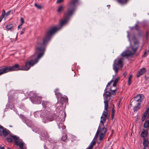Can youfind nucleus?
Segmentation results:
<instances>
[{
    "mask_svg": "<svg viewBox=\"0 0 149 149\" xmlns=\"http://www.w3.org/2000/svg\"><path fill=\"white\" fill-rule=\"evenodd\" d=\"M67 139V135L65 134H63L61 138V140L63 141H65Z\"/></svg>",
    "mask_w": 149,
    "mask_h": 149,
    "instance_id": "bb28decb",
    "label": "nucleus"
},
{
    "mask_svg": "<svg viewBox=\"0 0 149 149\" xmlns=\"http://www.w3.org/2000/svg\"><path fill=\"white\" fill-rule=\"evenodd\" d=\"M132 75H130L129 77L128 78V84L130 85L132 81H131V79L132 77Z\"/></svg>",
    "mask_w": 149,
    "mask_h": 149,
    "instance_id": "c756f323",
    "label": "nucleus"
},
{
    "mask_svg": "<svg viewBox=\"0 0 149 149\" xmlns=\"http://www.w3.org/2000/svg\"><path fill=\"white\" fill-rule=\"evenodd\" d=\"M106 117H105L102 116L101 117L100 120L101 123L100 124V126H104V123L106 119Z\"/></svg>",
    "mask_w": 149,
    "mask_h": 149,
    "instance_id": "f3484780",
    "label": "nucleus"
},
{
    "mask_svg": "<svg viewBox=\"0 0 149 149\" xmlns=\"http://www.w3.org/2000/svg\"><path fill=\"white\" fill-rule=\"evenodd\" d=\"M147 135V131L145 130H143L141 133V136L143 138H144Z\"/></svg>",
    "mask_w": 149,
    "mask_h": 149,
    "instance_id": "4be33fe9",
    "label": "nucleus"
},
{
    "mask_svg": "<svg viewBox=\"0 0 149 149\" xmlns=\"http://www.w3.org/2000/svg\"><path fill=\"white\" fill-rule=\"evenodd\" d=\"M148 115H149L148 116H149V111L148 110H147L145 113L143 115L142 118V121H144L146 118V117Z\"/></svg>",
    "mask_w": 149,
    "mask_h": 149,
    "instance_id": "aec40b11",
    "label": "nucleus"
},
{
    "mask_svg": "<svg viewBox=\"0 0 149 149\" xmlns=\"http://www.w3.org/2000/svg\"><path fill=\"white\" fill-rule=\"evenodd\" d=\"M6 140L8 141V142H10L12 141V139L10 138H6Z\"/></svg>",
    "mask_w": 149,
    "mask_h": 149,
    "instance_id": "72a5a7b5",
    "label": "nucleus"
},
{
    "mask_svg": "<svg viewBox=\"0 0 149 149\" xmlns=\"http://www.w3.org/2000/svg\"><path fill=\"white\" fill-rule=\"evenodd\" d=\"M128 0H117L118 2L122 5L126 4Z\"/></svg>",
    "mask_w": 149,
    "mask_h": 149,
    "instance_id": "412c9836",
    "label": "nucleus"
},
{
    "mask_svg": "<svg viewBox=\"0 0 149 149\" xmlns=\"http://www.w3.org/2000/svg\"><path fill=\"white\" fill-rule=\"evenodd\" d=\"M143 143L144 147L143 149H146V148L148 147L149 146V142L146 139L143 140Z\"/></svg>",
    "mask_w": 149,
    "mask_h": 149,
    "instance_id": "2eb2a0df",
    "label": "nucleus"
},
{
    "mask_svg": "<svg viewBox=\"0 0 149 149\" xmlns=\"http://www.w3.org/2000/svg\"><path fill=\"white\" fill-rule=\"evenodd\" d=\"M36 112L35 113V114H37V113H38V112Z\"/></svg>",
    "mask_w": 149,
    "mask_h": 149,
    "instance_id": "49530a36",
    "label": "nucleus"
},
{
    "mask_svg": "<svg viewBox=\"0 0 149 149\" xmlns=\"http://www.w3.org/2000/svg\"><path fill=\"white\" fill-rule=\"evenodd\" d=\"M5 12L4 10H3V11L2 12V14L0 17V22L3 19L5 15Z\"/></svg>",
    "mask_w": 149,
    "mask_h": 149,
    "instance_id": "a878e982",
    "label": "nucleus"
},
{
    "mask_svg": "<svg viewBox=\"0 0 149 149\" xmlns=\"http://www.w3.org/2000/svg\"><path fill=\"white\" fill-rule=\"evenodd\" d=\"M42 105L44 107H49L51 106L50 104L48 102L43 101L42 102Z\"/></svg>",
    "mask_w": 149,
    "mask_h": 149,
    "instance_id": "dca6fc26",
    "label": "nucleus"
},
{
    "mask_svg": "<svg viewBox=\"0 0 149 149\" xmlns=\"http://www.w3.org/2000/svg\"><path fill=\"white\" fill-rule=\"evenodd\" d=\"M106 130V129L105 127L102 126H100V125L99 128L94 139H95L99 135V133L105 134Z\"/></svg>",
    "mask_w": 149,
    "mask_h": 149,
    "instance_id": "423d86ee",
    "label": "nucleus"
},
{
    "mask_svg": "<svg viewBox=\"0 0 149 149\" xmlns=\"http://www.w3.org/2000/svg\"><path fill=\"white\" fill-rule=\"evenodd\" d=\"M55 115H52V114H51L49 113L47 116V119L46 121H44L43 122L44 123H46L47 121H51L53 120L54 119V116Z\"/></svg>",
    "mask_w": 149,
    "mask_h": 149,
    "instance_id": "9d476101",
    "label": "nucleus"
},
{
    "mask_svg": "<svg viewBox=\"0 0 149 149\" xmlns=\"http://www.w3.org/2000/svg\"><path fill=\"white\" fill-rule=\"evenodd\" d=\"M76 8H68L67 12L64 14V19H62L60 23V26H54L51 28L47 32L42 42H38L33 55L31 57L30 60L26 61L25 65L19 66L16 64L12 66L6 67L0 69V75L9 72L13 71L29 70L31 67L36 64L39 59L44 54L45 46L47 43L50 40L52 35L60 29L63 25L67 23L70 17L73 14Z\"/></svg>",
    "mask_w": 149,
    "mask_h": 149,
    "instance_id": "f257e3e1",
    "label": "nucleus"
},
{
    "mask_svg": "<svg viewBox=\"0 0 149 149\" xmlns=\"http://www.w3.org/2000/svg\"><path fill=\"white\" fill-rule=\"evenodd\" d=\"M112 111L113 113H114V109H112Z\"/></svg>",
    "mask_w": 149,
    "mask_h": 149,
    "instance_id": "a18cd8bd",
    "label": "nucleus"
},
{
    "mask_svg": "<svg viewBox=\"0 0 149 149\" xmlns=\"http://www.w3.org/2000/svg\"><path fill=\"white\" fill-rule=\"evenodd\" d=\"M122 149H125V148H123Z\"/></svg>",
    "mask_w": 149,
    "mask_h": 149,
    "instance_id": "603ef678",
    "label": "nucleus"
},
{
    "mask_svg": "<svg viewBox=\"0 0 149 149\" xmlns=\"http://www.w3.org/2000/svg\"><path fill=\"white\" fill-rule=\"evenodd\" d=\"M146 69L145 68H141L137 74V77H139L140 76L142 75L146 72Z\"/></svg>",
    "mask_w": 149,
    "mask_h": 149,
    "instance_id": "ddd939ff",
    "label": "nucleus"
},
{
    "mask_svg": "<svg viewBox=\"0 0 149 149\" xmlns=\"http://www.w3.org/2000/svg\"><path fill=\"white\" fill-rule=\"evenodd\" d=\"M60 98V102L62 104H63L64 102H66L68 101V98L66 97H63L62 95L60 97H57L58 100H59Z\"/></svg>",
    "mask_w": 149,
    "mask_h": 149,
    "instance_id": "4468645a",
    "label": "nucleus"
},
{
    "mask_svg": "<svg viewBox=\"0 0 149 149\" xmlns=\"http://www.w3.org/2000/svg\"><path fill=\"white\" fill-rule=\"evenodd\" d=\"M4 147H0V149H4Z\"/></svg>",
    "mask_w": 149,
    "mask_h": 149,
    "instance_id": "37998d69",
    "label": "nucleus"
},
{
    "mask_svg": "<svg viewBox=\"0 0 149 149\" xmlns=\"http://www.w3.org/2000/svg\"><path fill=\"white\" fill-rule=\"evenodd\" d=\"M42 97L37 96L35 94L34 96L30 98L32 102L35 104H40L41 103Z\"/></svg>",
    "mask_w": 149,
    "mask_h": 149,
    "instance_id": "39448f33",
    "label": "nucleus"
},
{
    "mask_svg": "<svg viewBox=\"0 0 149 149\" xmlns=\"http://www.w3.org/2000/svg\"><path fill=\"white\" fill-rule=\"evenodd\" d=\"M123 75L125 76H126V74L125 73H124L123 74Z\"/></svg>",
    "mask_w": 149,
    "mask_h": 149,
    "instance_id": "de8ad7c7",
    "label": "nucleus"
},
{
    "mask_svg": "<svg viewBox=\"0 0 149 149\" xmlns=\"http://www.w3.org/2000/svg\"><path fill=\"white\" fill-rule=\"evenodd\" d=\"M95 143V141L93 140L89 146L88 147V149H92Z\"/></svg>",
    "mask_w": 149,
    "mask_h": 149,
    "instance_id": "6ab92c4d",
    "label": "nucleus"
},
{
    "mask_svg": "<svg viewBox=\"0 0 149 149\" xmlns=\"http://www.w3.org/2000/svg\"><path fill=\"white\" fill-rule=\"evenodd\" d=\"M139 47V42L137 40L134 41V45L131 47L132 51H131L128 50L122 53L121 55L124 57L133 56L137 51Z\"/></svg>",
    "mask_w": 149,
    "mask_h": 149,
    "instance_id": "20e7f679",
    "label": "nucleus"
},
{
    "mask_svg": "<svg viewBox=\"0 0 149 149\" xmlns=\"http://www.w3.org/2000/svg\"><path fill=\"white\" fill-rule=\"evenodd\" d=\"M106 90L107 88H106L104 90L105 92L103 94V96H104V110H107V109L108 108V102L110 99V97L111 94L113 95L115 94L116 89L113 90L111 89V92L107 91Z\"/></svg>",
    "mask_w": 149,
    "mask_h": 149,
    "instance_id": "7ed1b4c3",
    "label": "nucleus"
},
{
    "mask_svg": "<svg viewBox=\"0 0 149 149\" xmlns=\"http://www.w3.org/2000/svg\"><path fill=\"white\" fill-rule=\"evenodd\" d=\"M116 84L117 83L114 82L113 85V86L115 87H116Z\"/></svg>",
    "mask_w": 149,
    "mask_h": 149,
    "instance_id": "79ce46f5",
    "label": "nucleus"
},
{
    "mask_svg": "<svg viewBox=\"0 0 149 149\" xmlns=\"http://www.w3.org/2000/svg\"><path fill=\"white\" fill-rule=\"evenodd\" d=\"M8 149H11V148H8Z\"/></svg>",
    "mask_w": 149,
    "mask_h": 149,
    "instance_id": "8fccbe9b",
    "label": "nucleus"
},
{
    "mask_svg": "<svg viewBox=\"0 0 149 149\" xmlns=\"http://www.w3.org/2000/svg\"><path fill=\"white\" fill-rule=\"evenodd\" d=\"M64 8V6L62 5L59 6L57 10V11L58 12H61Z\"/></svg>",
    "mask_w": 149,
    "mask_h": 149,
    "instance_id": "cd10ccee",
    "label": "nucleus"
},
{
    "mask_svg": "<svg viewBox=\"0 0 149 149\" xmlns=\"http://www.w3.org/2000/svg\"><path fill=\"white\" fill-rule=\"evenodd\" d=\"M10 11H9L7 12L6 13V15L8 16V15H9L10 14Z\"/></svg>",
    "mask_w": 149,
    "mask_h": 149,
    "instance_id": "ea45409f",
    "label": "nucleus"
},
{
    "mask_svg": "<svg viewBox=\"0 0 149 149\" xmlns=\"http://www.w3.org/2000/svg\"><path fill=\"white\" fill-rule=\"evenodd\" d=\"M113 79H112V80H111L110 82H109L107 84V87H108V86H109L112 83V82L113 81Z\"/></svg>",
    "mask_w": 149,
    "mask_h": 149,
    "instance_id": "c9c22d12",
    "label": "nucleus"
},
{
    "mask_svg": "<svg viewBox=\"0 0 149 149\" xmlns=\"http://www.w3.org/2000/svg\"><path fill=\"white\" fill-rule=\"evenodd\" d=\"M144 98V95L143 94L138 95L134 98V101L136 102V104L140 105Z\"/></svg>",
    "mask_w": 149,
    "mask_h": 149,
    "instance_id": "0eeeda50",
    "label": "nucleus"
},
{
    "mask_svg": "<svg viewBox=\"0 0 149 149\" xmlns=\"http://www.w3.org/2000/svg\"><path fill=\"white\" fill-rule=\"evenodd\" d=\"M63 0H57V3H60L62 2Z\"/></svg>",
    "mask_w": 149,
    "mask_h": 149,
    "instance_id": "58836bf2",
    "label": "nucleus"
},
{
    "mask_svg": "<svg viewBox=\"0 0 149 149\" xmlns=\"http://www.w3.org/2000/svg\"><path fill=\"white\" fill-rule=\"evenodd\" d=\"M136 104L137 105L135 106L134 108V111H137V110L140 109V107H139V105H138V104Z\"/></svg>",
    "mask_w": 149,
    "mask_h": 149,
    "instance_id": "2f4dec72",
    "label": "nucleus"
},
{
    "mask_svg": "<svg viewBox=\"0 0 149 149\" xmlns=\"http://www.w3.org/2000/svg\"><path fill=\"white\" fill-rule=\"evenodd\" d=\"M20 22H21V23L20 24H22V25L23 23L24 22V20L23 18L21 17L20 19Z\"/></svg>",
    "mask_w": 149,
    "mask_h": 149,
    "instance_id": "f704fd0d",
    "label": "nucleus"
},
{
    "mask_svg": "<svg viewBox=\"0 0 149 149\" xmlns=\"http://www.w3.org/2000/svg\"><path fill=\"white\" fill-rule=\"evenodd\" d=\"M42 136L44 139L47 138L48 136L46 131H45L44 133L42 134Z\"/></svg>",
    "mask_w": 149,
    "mask_h": 149,
    "instance_id": "b1692460",
    "label": "nucleus"
},
{
    "mask_svg": "<svg viewBox=\"0 0 149 149\" xmlns=\"http://www.w3.org/2000/svg\"><path fill=\"white\" fill-rule=\"evenodd\" d=\"M54 92L57 97H60L62 96V95L59 92V90L58 89H56L54 91Z\"/></svg>",
    "mask_w": 149,
    "mask_h": 149,
    "instance_id": "a211bd4d",
    "label": "nucleus"
},
{
    "mask_svg": "<svg viewBox=\"0 0 149 149\" xmlns=\"http://www.w3.org/2000/svg\"><path fill=\"white\" fill-rule=\"evenodd\" d=\"M11 137H12L14 140H15V141H17V140L19 139L18 137L16 136L11 135Z\"/></svg>",
    "mask_w": 149,
    "mask_h": 149,
    "instance_id": "7c9ffc66",
    "label": "nucleus"
},
{
    "mask_svg": "<svg viewBox=\"0 0 149 149\" xmlns=\"http://www.w3.org/2000/svg\"><path fill=\"white\" fill-rule=\"evenodd\" d=\"M59 120L57 119V123L59 129H62L64 130L65 129V126L64 125L63 121L61 120V119L58 118Z\"/></svg>",
    "mask_w": 149,
    "mask_h": 149,
    "instance_id": "1a4fd4ad",
    "label": "nucleus"
},
{
    "mask_svg": "<svg viewBox=\"0 0 149 149\" xmlns=\"http://www.w3.org/2000/svg\"><path fill=\"white\" fill-rule=\"evenodd\" d=\"M123 58H118L114 61L113 65V69L116 73L115 76H116V73L118 72V70L123 67ZM119 79V77L115 78L114 76H113V79H114V80L113 81L114 82L117 83Z\"/></svg>",
    "mask_w": 149,
    "mask_h": 149,
    "instance_id": "f03ea898",
    "label": "nucleus"
},
{
    "mask_svg": "<svg viewBox=\"0 0 149 149\" xmlns=\"http://www.w3.org/2000/svg\"><path fill=\"white\" fill-rule=\"evenodd\" d=\"M15 144L19 146L20 149H26L25 146H24V143L22 141H15Z\"/></svg>",
    "mask_w": 149,
    "mask_h": 149,
    "instance_id": "9b49d317",
    "label": "nucleus"
},
{
    "mask_svg": "<svg viewBox=\"0 0 149 149\" xmlns=\"http://www.w3.org/2000/svg\"><path fill=\"white\" fill-rule=\"evenodd\" d=\"M9 133L10 131L8 130L2 126H0V135L1 136H3L6 137L9 134Z\"/></svg>",
    "mask_w": 149,
    "mask_h": 149,
    "instance_id": "6e6552de",
    "label": "nucleus"
},
{
    "mask_svg": "<svg viewBox=\"0 0 149 149\" xmlns=\"http://www.w3.org/2000/svg\"><path fill=\"white\" fill-rule=\"evenodd\" d=\"M107 6L109 7L110 6V5H107Z\"/></svg>",
    "mask_w": 149,
    "mask_h": 149,
    "instance_id": "09e8293b",
    "label": "nucleus"
},
{
    "mask_svg": "<svg viewBox=\"0 0 149 149\" xmlns=\"http://www.w3.org/2000/svg\"><path fill=\"white\" fill-rule=\"evenodd\" d=\"M25 28H23L22 29V31H21V32H20L21 34H23V33H24V31H25Z\"/></svg>",
    "mask_w": 149,
    "mask_h": 149,
    "instance_id": "e433bc0d",
    "label": "nucleus"
},
{
    "mask_svg": "<svg viewBox=\"0 0 149 149\" xmlns=\"http://www.w3.org/2000/svg\"><path fill=\"white\" fill-rule=\"evenodd\" d=\"M149 126V120H147L146 121L143 125V127L145 128H147Z\"/></svg>",
    "mask_w": 149,
    "mask_h": 149,
    "instance_id": "393cba45",
    "label": "nucleus"
},
{
    "mask_svg": "<svg viewBox=\"0 0 149 149\" xmlns=\"http://www.w3.org/2000/svg\"><path fill=\"white\" fill-rule=\"evenodd\" d=\"M146 53H145V54H144L143 55V57H145L146 56V55H145V54H146Z\"/></svg>",
    "mask_w": 149,
    "mask_h": 149,
    "instance_id": "c03bdc74",
    "label": "nucleus"
},
{
    "mask_svg": "<svg viewBox=\"0 0 149 149\" xmlns=\"http://www.w3.org/2000/svg\"><path fill=\"white\" fill-rule=\"evenodd\" d=\"M22 25V24H20L18 26V29H19L21 28Z\"/></svg>",
    "mask_w": 149,
    "mask_h": 149,
    "instance_id": "4c0bfd02",
    "label": "nucleus"
},
{
    "mask_svg": "<svg viewBox=\"0 0 149 149\" xmlns=\"http://www.w3.org/2000/svg\"><path fill=\"white\" fill-rule=\"evenodd\" d=\"M127 36H128V37H129V35H128H128Z\"/></svg>",
    "mask_w": 149,
    "mask_h": 149,
    "instance_id": "3c124183",
    "label": "nucleus"
},
{
    "mask_svg": "<svg viewBox=\"0 0 149 149\" xmlns=\"http://www.w3.org/2000/svg\"><path fill=\"white\" fill-rule=\"evenodd\" d=\"M35 6L38 9H40L42 8V6L40 5H38L36 3L35 4Z\"/></svg>",
    "mask_w": 149,
    "mask_h": 149,
    "instance_id": "473e14b6",
    "label": "nucleus"
},
{
    "mask_svg": "<svg viewBox=\"0 0 149 149\" xmlns=\"http://www.w3.org/2000/svg\"><path fill=\"white\" fill-rule=\"evenodd\" d=\"M99 140H102L105 134H102V133H99Z\"/></svg>",
    "mask_w": 149,
    "mask_h": 149,
    "instance_id": "c85d7f7f",
    "label": "nucleus"
},
{
    "mask_svg": "<svg viewBox=\"0 0 149 149\" xmlns=\"http://www.w3.org/2000/svg\"><path fill=\"white\" fill-rule=\"evenodd\" d=\"M6 29L7 31H13L14 30L13 25L12 24H9L6 25Z\"/></svg>",
    "mask_w": 149,
    "mask_h": 149,
    "instance_id": "f8f14e48",
    "label": "nucleus"
},
{
    "mask_svg": "<svg viewBox=\"0 0 149 149\" xmlns=\"http://www.w3.org/2000/svg\"><path fill=\"white\" fill-rule=\"evenodd\" d=\"M137 27H138V25L137 24H136L135 25V26H134V28H135V29L136 30H138V29L137 28Z\"/></svg>",
    "mask_w": 149,
    "mask_h": 149,
    "instance_id": "a19ab883",
    "label": "nucleus"
},
{
    "mask_svg": "<svg viewBox=\"0 0 149 149\" xmlns=\"http://www.w3.org/2000/svg\"><path fill=\"white\" fill-rule=\"evenodd\" d=\"M105 110L106 111H104L102 113V116L105 117H107L108 113H109V111H108V109H107V110Z\"/></svg>",
    "mask_w": 149,
    "mask_h": 149,
    "instance_id": "5701e85b",
    "label": "nucleus"
}]
</instances>
